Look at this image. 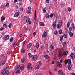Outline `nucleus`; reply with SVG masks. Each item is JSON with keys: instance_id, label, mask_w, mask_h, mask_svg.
I'll list each match as a JSON object with an SVG mask.
<instances>
[{"instance_id": "obj_3", "label": "nucleus", "mask_w": 75, "mask_h": 75, "mask_svg": "<svg viewBox=\"0 0 75 75\" xmlns=\"http://www.w3.org/2000/svg\"><path fill=\"white\" fill-rule=\"evenodd\" d=\"M38 58L37 56L36 55H34L33 56V60H34V61H36Z\"/></svg>"}, {"instance_id": "obj_37", "label": "nucleus", "mask_w": 75, "mask_h": 75, "mask_svg": "<svg viewBox=\"0 0 75 75\" xmlns=\"http://www.w3.org/2000/svg\"><path fill=\"white\" fill-rule=\"evenodd\" d=\"M59 24H60V25H62V20H60L59 21Z\"/></svg>"}, {"instance_id": "obj_5", "label": "nucleus", "mask_w": 75, "mask_h": 75, "mask_svg": "<svg viewBox=\"0 0 75 75\" xmlns=\"http://www.w3.org/2000/svg\"><path fill=\"white\" fill-rule=\"evenodd\" d=\"M57 65L59 68H61L62 67V65L61 64V63L59 62H58L57 63Z\"/></svg>"}, {"instance_id": "obj_33", "label": "nucleus", "mask_w": 75, "mask_h": 75, "mask_svg": "<svg viewBox=\"0 0 75 75\" xmlns=\"http://www.w3.org/2000/svg\"><path fill=\"white\" fill-rule=\"evenodd\" d=\"M47 34H43L42 35V37L44 38V37H47Z\"/></svg>"}, {"instance_id": "obj_59", "label": "nucleus", "mask_w": 75, "mask_h": 75, "mask_svg": "<svg viewBox=\"0 0 75 75\" xmlns=\"http://www.w3.org/2000/svg\"><path fill=\"white\" fill-rule=\"evenodd\" d=\"M33 34V35L34 36H35V35H36V32H34Z\"/></svg>"}, {"instance_id": "obj_48", "label": "nucleus", "mask_w": 75, "mask_h": 75, "mask_svg": "<svg viewBox=\"0 0 75 75\" xmlns=\"http://www.w3.org/2000/svg\"><path fill=\"white\" fill-rule=\"evenodd\" d=\"M28 55L29 57H32V55H31V53H28Z\"/></svg>"}, {"instance_id": "obj_21", "label": "nucleus", "mask_w": 75, "mask_h": 75, "mask_svg": "<svg viewBox=\"0 0 75 75\" xmlns=\"http://www.w3.org/2000/svg\"><path fill=\"white\" fill-rule=\"evenodd\" d=\"M21 53H22V54H23V53H24L25 52V50H24V49L22 48L21 50Z\"/></svg>"}, {"instance_id": "obj_18", "label": "nucleus", "mask_w": 75, "mask_h": 75, "mask_svg": "<svg viewBox=\"0 0 75 75\" xmlns=\"http://www.w3.org/2000/svg\"><path fill=\"white\" fill-rule=\"evenodd\" d=\"M21 61L22 63H24V62L25 61V59L24 58V57L22 58Z\"/></svg>"}, {"instance_id": "obj_53", "label": "nucleus", "mask_w": 75, "mask_h": 75, "mask_svg": "<svg viewBox=\"0 0 75 75\" xmlns=\"http://www.w3.org/2000/svg\"><path fill=\"white\" fill-rule=\"evenodd\" d=\"M68 10L69 11H71V8H70L69 7H68Z\"/></svg>"}, {"instance_id": "obj_22", "label": "nucleus", "mask_w": 75, "mask_h": 75, "mask_svg": "<svg viewBox=\"0 0 75 75\" xmlns=\"http://www.w3.org/2000/svg\"><path fill=\"white\" fill-rule=\"evenodd\" d=\"M69 34L70 36V37H72L73 36V33L71 32H69Z\"/></svg>"}, {"instance_id": "obj_12", "label": "nucleus", "mask_w": 75, "mask_h": 75, "mask_svg": "<svg viewBox=\"0 0 75 75\" xmlns=\"http://www.w3.org/2000/svg\"><path fill=\"white\" fill-rule=\"evenodd\" d=\"M9 38V35H7L6 36V37L4 38V40H8Z\"/></svg>"}, {"instance_id": "obj_46", "label": "nucleus", "mask_w": 75, "mask_h": 75, "mask_svg": "<svg viewBox=\"0 0 75 75\" xmlns=\"http://www.w3.org/2000/svg\"><path fill=\"white\" fill-rule=\"evenodd\" d=\"M50 48L51 50H52L54 48L53 47V46L52 45H51L50 47Z\"/></svg>"}, {"instance_id": "obj_36", "label": "nucleus", "mask_w": 75, "mask_h": 75, "mask_svg": "<svg viewBox=\"0 0 75 75\" xmlns=\"http://www.w3.org/2000/svg\"><path fill=\"white\" fill-rule=\"evenodd\" d=\"M27 12L28 14H30L31 13V11L30 10H28L27 11Z\"/></svg>"}, {"instance_id": "obj_28", "label": "nucleus", "mask_w": 75, "mask_h": 75, "mask_svg": "<svg viewBox=\"0 0 75 75\" xmlns=\"http://www.w3.org/2000/svg\"><path fill=\"white\" fill-rule=\"evenodd\" d=\"M50 17V15L49 14V13H47L46 14V18H48Z\"/></svg>"}, {"instance_id": "obj_16", "label": "nucleus", "mask_w": 75, "mask_h": 75, "mask_svg": "<svg viewBox=\"0 0 75 75\" xmlns=\"http://www.w3.org/2000/svg\"><path fill=\"white\" fill-rule=\"evenodd\" d=\"M32 45V44L30 43L27 46V48H30L31 47V46Z\"/></svg>"}, {"instance_id": "obj_20", "label": "nucleus", "mask_w": 75, "mask_h": 75, "mask_svg": "<svg viewBox=\"0 0 75 75\" xmlns=\"http://www.w3.org/2000/svg\"><path fill=\"white\" fill-rule=\"evenodd\" d=\"M71 26H72V28H73L74 31H75V25H74V24L72 23L71 24Z\"/></svg>"}, {"instance_id": "obj_35", "label": "nucleus", "mask_w": 75, "mask_h": 75, "mask_svg": "<svg viewBox=\"0 0 75 75\" xmlns=\"http://www.w3.org/2000/svg\"><path fill=\"white\" fill-rule=\"evenodd\" d=\"M67 37L68 36H67V34H64L63 35V37H64V38H67Z\"/></svg>"}, {"instance_id": "obj_55", "label": "nucleus", "mask_w": 75, "mask_h": 75, "mask_svg": "<svg viewBox=\"0 0 75 75\" xmlns=\"http://www.w3.org/2000/svg\"><path fill=\"white\" fill-rule=\"evenodd\" d=\"M65 31L66 32V33H68V29L67 28H65Z\"/></svg>"}, {"instance_id": "obj_14", "label": "nucleus", "mask_w": 75, "mask_h": 75, "mask_svg": "<svg viewBox=\"0 0 75 75\" xmlns=\"http://www.w3.org/2000/svg\"><path fill=\"white\" fill-rule=\"evenodd\" d=\"M17 46V43L15 42L14 43L13 46V48H15V47Z\"/></svg>"}, {"instance_id": "obj_56", "label": "nucleus", "mask_w": 75, "mask_h": 75, "mask_svg": "<svg viewBox=\"0 0 75 75\" xmlns=\"http://www.w3.org/2000/svg\"><path fill=\"white\" fill-rule=\"evenodd\" d=\"M41 49H43L44 48V46L43 45H42L41 46Z\"/></svg>"}, {"instance_id": "obj_7", "label": "nucleus", "mask_w": 75, "mask_h": 75, "mask_svg": "<svg viewBox=\"0 0 75 75\" xmlns=\"http://www.w3.org/2000/svg\"><path fill=\"white\" fill-rule=\"evenodd\" d=\"M57 25V22L55 21L52 24V27L53 28L56 27V25Z\"/></svg>"}, {"instance_id": "obj_23", "label": "nucleus", "mask_w": 75, "mask_h": 75, "mask_svg": "<svg viewBox=\"0 0 75 75\" xmlns=\"http://www.w3.org/2000/svg\"><path fill=\"white\" fill-rule=\"evenodd\" d=\"M30 67H31V65L30 64H28V70H29V69H30Z\"/></svg>"}, {"instance_id": "obj_8", "label": "nucleus", "mask_w": 75, "mask_h": 75, "mask_svg": "<svg viewBox=\"0 0 75 75\" xmlns=\"http://www.w3.org/2000/svg\"><path fill=\"white\" fill-rule=\"evenodd\" d=\"M66 61L67 62L68 65H71V62L69 59H67Z\"/></svg>"}, {"instance_id": "obj_34", "label": "nucleus", "mask_w": 75, "mask_h": 75, "mask_svg": "<svg viewBox=\"0 0 75 75\" xmlns=\"http://www.w3.org/2000/svg\"><path fill=\"white\" fill-rule=\"evenodd\" d=\"M4 27H2L0 29V30L1 31H3V30H4Z\"/></svg>"}, {"instance_id": "obj_24", "label": "nucleus", "mask_w": 75, "mask_h": 75, "mask_svg": "<svg viewBox=\"0 0 75 75\" xmlns=\"http://www.w3.org/2000/svg\"><path fill=\"white\" fill-rule=\"evenodd\" d=\"M63 35H62L60 37V41L61 42L62 41V39H63Z\"/></svg>"}, {"instance_id": "obj_57", "label": "nucleus", "mask_w": 75, "mask_h": 75, "mask_svg": "<svg viewBox=\"0 0 75 75\" xmlns=\"http://www.w3.org/2000/svg\"><path fill=\"white\" fill-rule=\"evenodd\" d=\"M44 34H45V35L47 34V31H45H45H44Z\"/></svg>"}, {"instance_id": "obj_17", "label": "nucleus", "mask_w": 75, "mask_h": 75, "mask_svg": "<svg viewBox=\"0 0 75 75\" xmlns=\"http://www.w3.org/2000/svg\"><path fill=\"white\" fill-rule=\"evenodd\" d=\"M36 47L37 49H38V48H39V43L37 42V43L36 44Z\"/></svg>"}, {"instance_id": "obj_61", "label": "nucleus", "mask_w": 75, "mask_h": 75, "mask_svg": "<svg viewBox=\"0 0 75 75\" xmlns=\"http://www.w3.org/2000/svg\"><path fill=\"white\" fill-rule=\"evenodd\" d=\"M46 2L47 3H49V0H46Z\"/></svg>"}, {"instance_id": "obj_52", "label": "nucleus", "mask_w": 75, "mask_h": 75, "mask_svg": "<svg viewBox=\"0 0 75 75\" xmlns=\"http://www.w3.org/2000/svg\"><path fill=\"white\" fill-rule=\"evenodd\" d=\"M62 45L63 46L65 45H66V42H64L62 44Z\"/></svg>"}, {"instance_id": "obj_39", "label": "nucleus", "mask_w": 75, "mask_h": 75, "mask_svg": "<svg viewBox=\"0 0 75 75\" xmlns=\"http://www.w3.org/2000/svg\"><path fill=\"white\" fill-rule=\"evenodd\" d=\"M11 25H12V23H10L8 26V27L9 28H11Z\"/></svg>"}, {"instance_id": "obj_1", "label": "nucleus", "mask_w": 75, "mask_h": 75, "mask_svg": "<svg viewBox=\"0 0 75 75\" xmlns=\"http://www.w3.org/2000/svg\"><path fill=\"white\" fill-rule=\"evenodd\" d=\"M68 55V51L59 52L58 54V57L59 58H62V57H64L65 55Z\"/></svg>"}, {"instance_id": "obj_47", "label": "nucleus", "mask_w": 75, "mask_h": 75, "mask_svg": "<svg viewBox=\"0 0 75 75\" xmlns=\"http://www.w3.org/2000/svg\"><path fill=\"white\" fill-rule=\"evenodd\" d=\"M54 33L55 35L58 34V33H57V30H56L54 32Z\"/></svg>"}, {"instance_id": "obj_41", "label": "nucleus", "mask_w": 75, "mask_h": 75, "mask_svg": "<svg viewBox=\"0 0 75 75\" xmlns=\"http://www.w3.org/2000/svg\"><path fill=\"white\" fill-rule=\"evenodd\" d=\"M30 18H28L26 20L27 23H28L30 21Z\"/></svg>"}, {"instance_id": "obj_54", "label": "nucleus", "mask_w": 75, "mask_h": 75, "mask_svg": "<svg viewBox=\"0 0 75 75\" xmlns=\"http://www.w3.org/2000/svg\"><path fill=\"white\" fill-rule=\"evenodd\" d=\"M6 7H9V3H7L6 4Z\"/></svg>"}, {"instance_id": "obj_42", "label": "nucleus", "mask_w": 75, "mask_h": 75, "mask_svg": "<svg viewBox=\"0 0 75 75\" xmlns=\"http://www.w3.org/2000/svg\"><path fill=\"white\" fill-rule=\"evenodd\" d=\"M17 73H20V70H18L16 71V73L17 74Z\"/></svg>"}, {"instance_id": "obj_44", "label": "nucleus", "mask_w": 75, "mask_h": 75, "mask_svg": "<svg viewBox=\"0 0 75 75\" xmlns=\"http://www.w3.org/2000/svg\"><path fill=\"white\" fill-rule=\"evenodd\" d=\"M25 44V41H24L22 43V45H24Z\"/></svg>"}, {"instance_id": "obj_38", "label": "nucleus", "mask_w": 75, "mask_h": 75, "mask_svg": "<svg viewBox=\"0 0 75 75\" xmlns=\"http://www.w3.org/2000/svg\"><path fill=\"white\" fill-rule=\"evenodd\" d=\"M36 69H39V66L38 65H37L36 67H35Z\"/></svg>"}, {"instance_id": "obj_51", "label": "nucleus", "mask_w": 75, "mask_h": 75, "mask_svg": "<svg viewBox=\"0 0 75 75\" xmlns=\"http://www.w3.org/2000/svg\"><path fill=\"white\" fill-rule=\"evenodd\" d=\"M19 9L20 11H23V8H21Z\"/></svg>"}, {"instance_id": "obj_49", "label": "nucleus", "mask_w": 75, "mask_h": 75, "mask_svg": "<svg viewBox=\"0 0 75 75\" xmlns=\"http://www.w3.org/2000/svg\"><path fill=\"white\" fill-rule=\"evenodd\" d=\"M22 36H23V34H20L19 35V37H20V38H21V37H22Z\"/></svg>"}, {"instance_id": "obj_50", "label": "nucleus", "mask_w": 75, "mask_h": 75, "mask_svg": "<svg viewBox=\"0 0 75 75\" xmlns=\"http://www.w3.org/2000/svg\"><path fill=\"white\" fill-rule=\"evenodd\" d=\"M36 15H37V13L36 12V10L35 11V16L34 18H36Z\"/></svg>"}, {"instance_id": "obj_9", "label": "nucleus", "mask_w": 75, "mask_h": 75, "mask_svg": "<svg viewBox=\"0 0 75 75\" xmlns=\"http://www.w3.org/2000/svg\"><path fill=\"white\" fill-rule=\"evenodd\" d=\"M19 14V13L18 12H17L14 15V16L15 17H18Z\"/></svg>"}, {"instance_id": "obj_43", "label": "nucleus", "mask_w": 75, "mask_h": 75, "mask_svg": "<svg viewBox=\"0 0 75 75\" xmlns=\"http://www.w3.org/2000/svg\"><path fill=\"white\" fill-rule=\"evenodd\" d=\"M50 17H51V18H52L53 17V14H52V13H51L50 14Z\"/></svg>"}, {"instance_id": "obj_10", "label": "nucleus", "mask_w": 75, "mask_h": 75, "mask_svg": "<svg viewBox=\"0 0 75 75\" xmlns=\"http://www.w3.org/2000/svg\"><path fill=\"white\" fill-rule=\"evenodd\" d=\"M43 56L44 57H45L47 59H50V57L48 55H44Z\"/></svg>"}, {"instance_id": "obj_62", "label": "nucleus", "mask_w": 75, "mask_h": 75, "mask_svg": "<svg viewBox=\"0 0 75 75\" xmlns=\"http://www.w3.org/2000/svg\"><path fill=\"white\" fill-rule=\"evenodd\" d=\"M49 73H50V75H52V74L51 72V71H49Z\"/></svg>"}, {"instance_id": "obj_4", "label": "nucleus", "mask_w": 75, "mask_h": 75, "mask_svg": "<svg viewBox=\"0 0 75 75\" xmlns=\"http://www.w3.org/2000/svg\"><path fill=\"white\" fill-rule=\"evenodd\" d=\"M70 56L71 58H72L73 60L75 58V55L73 53H71L70 54Z\"/></svg>"}, {"instance_id": "obj_30", "label": "nucleus", "mask_w": 75, "mask_h": 75, "mask_svg": "<svg viewBox=\"0 0 75 75\" xmlns=\"http://www.w3.org/2000/svg\"><path fill=\"white\" fill-rule=\"evenodd\" d=\"M13 40H14V39L13 38H11L10 39V42H13Z\"/></svg>"}, {"instance_id": "obj_11", "label": "nucleus", "mask_w": 75, "mask_h": 75, "mask_svg": "<svg viewBox=\"0 0 75 75\" xmlns=\"http://www.w3.org/2000/svg\"><path fill=\"white\" fill-rule=\"evenodd\" d=\"M21 65H17V66H16L15 67H14V69H18V68H19V67H20Z\"/></svg>"}, {"instance_id": "obj_29", "label": "nucleus", "mask_w": 75, "mask_h": 75, "mask_svg": "<svg viewBox=\"0 0 75 75\" xmlns=\"http://www.w3.org/2000/svg\"><path fill=\"white\" fill-rule=\"evenodd\" d=\"M6 61H7V59H5L3 62L2 64V65H4L5 64V63H6Z\"/></svg>"}, {"instance_id": "obj_60", "label": "nucleus", "mask_w": 75, "mask_h": 75, "mask_svg": "<svg viewBox=\"0 0 75 75\" xmlns=\"http://www.w3.org/2000/svg\"><path fill=\"white\" fill-rule=\"evenodd\" d=\"M39 64L40 66H41L42 65V64L41 63V62H39Z\"/></svg>"}, {"instance_id": "obj_26", "label": "nucleus", "mask_w": 75, "mask_h": 75, "mask_svg": "<svg viewBox=\"0 0 75 75\" xmlns=\"http://www.w3.org/2000/svg\"><path fill=\"white\" fill-rule=\"evenodd\" d=\"M40 25H41V26H44L45 25L42 22H40Z\"/></svg>"}, {"instance_id": "obj_31", "label": "nucleus", "mask_w": 75, "mask_h": 75, "mask_svg": "<svg viewBox=\"0 0 75 75\" xmlns=\"http://www.w3.org/2000/svg\"><path fill=\"white\" fill-rule=\"evenodd\" d=\"M62 33V30L60 29L59 31V33L60 34H61Z\"/></svg>"}, {"instance_id": "obj_63", "label": "nucleus", "mask_w": 75, "mask_h": 75, "mask_svg": "<svg viewBox=\"0 0 75 75\" xmlns=\"http://www.w3.org/2000/svg\"><path fill=\"white\" fill-rule=\"evenodd\" d=\"M17 1V0H14V2L15 3H16Z\"/></svg>"}, {"instance_id": "obj_6", "label": "nucleus", "mask_w": 75, "mask_h": 75, "mask_svg": "<svg viewBox=\"0 0 75 75\" xmlns=\"http://www.w3.org/2000/svg\"><path fill=\"white\" fill-rule=\"evenodd\" d=\"M67 68L69 70H71L72 68V65L71 64H68L67 66Z\"/></svg>"}, {"instance_id": "obj_40", "label": "nucleus", "mask_w": 75, "mask_h": 75, "mask_svg": "<svg viewBox=\"0 0 75 75\" xmlns=\"http://www.w3.org/2000/svg\"><path fill=\"white\" fill-rule=\"evenodd\" d=\"M45 8H46V7H45L43 10V13H45L46 12V10L45 9Z\"/></svg>"}, {"instance_id": "obj_27", "label": "nucleus", "mask_w": 75, "mask_h": 75, "mask_svg": "<svg viewBox=\"0 0 75 75\" xmlns=\"http://www.w3.org/2000/svg\"><path fill=\"white\" fill-rule=\"evenodd\" d=\"M71 31H72V27H70L69 30V32H71Z\"/></svg>"}, {"instance_id": "obj_25", "label": "nucleus", "mask_w": 75, "mask_h": 75, "mask_svg": "<svg viewBox=\"0 0 75 75\" xmlns=\"http://www.w3.org/2000/svg\"><path fill=\"white\" fill-rule=\"evenodd\" d=\"M57 27L58 29H60V28H61V25L59 24L57 25Z\"/></svg>"}, {"instance_id": "obj_13", "label": "nucleus", "mask_w": 75, "mask_h": 75, "mask_svg": "<svg viewBox=\"0 0 75 75\" xmlns=\"http://www.w3.org/2000/svg\"><path fill=\"white\" fill-rule=\"evenodd\" d=\"M63 73V72L62 71L60 70H59L58 71V74H60V75H61Z\"/></svg>"}, {"instance_id": "obj_45", "label": "nucleus", "mask_w": 75, "mask_h": 75, "mask_svg": "<svg viewBox=\"0 0 75 75\" xmlns=\"http://www.w3.org/2000/svg\"><path fill=\"white\" fill-rule=\"evenodd\" d=\"M3 27H5V28H6V27H7V25H6V24H3Z\"/></svg>"}, {"instance_id": "obj_58", "label": "nucleus", "mask_w": 75, "mask_h": 75, "mask_svg": "<svg viewBox=\"0 0 75 75\" xmlns=\"http://www.w3.org/2000/svg\"><path fill=\"white\" fill-rule=\"evenodd\" d=\"M7 71V69L6 68H4V70H2V71Z\"/></svg>"}, {"instance_id": "obj_2", "label": "nucleus", "mask_w": 75, "mask_h": 75, "mask_svg": "<svg viewBox=\"0 0 75 75\" xmlns=\"http://www.w3.org/2000/svg\"><path fill=\"white\" fill-rule=\"evenodd\" d=\"M9 74V73L8 72V70H6V71H2L1 73V75H7Z\"/></svg>"}, {"instance_id": "obj_32", "label": "nucleus", "mask_w": 75, "mask_h": 75, "mask_svg": "<svg viewBox=\"0 0 75 75\" xmlns=\"http://www.w3.org/2000/svg\"><path fill=\"white\" fill-rule=\"evenodd\" d=\"M69 22H68L67 24V28H69Z\"/></svg>"}, {"instance_id": "obj_15", "label": "nucleus", "mask_w": 75, "mask_h": 75, "mask_svg": "<svg viewBox=\"0 0 75 75\" xmlns=\"http://www.w3.org/2000/svg\"><path fill=\"white\" fill-rule=\"evenodd\" d=\"M24 65L23 64V66H21L20 67V69L21 71H22L24 69Z\"/></svg>"}, {"instance_id": "obj_64", "label": "nucleus", "mask_w": 75, "mask_h": 75, "mask_svg": "<svg viewBox=\"0 0 75 75\" xmlns=\"http://www.w3.org/2000/svg\"><path fill=\"white\" fill-rule=\"evenodd\" d=\"M73 50L75 51V47H73Z\"/></svg>"}, {"instance_id": "obj_19", "label": "nucleus", "mask_w": 75, "mask_h": 75, "mask_svg": "<svg viewBox=\"0 0 75 75\" xmlns=\"http://www.w3.org/2000/svg\"><path fill=\"white\" fill-rule=\"evenodd\" d=\"M5 20V18L4 17L2 16L1 17V21H2V22H3V21L4 20Z\"/></svg>"}]
</instances>
